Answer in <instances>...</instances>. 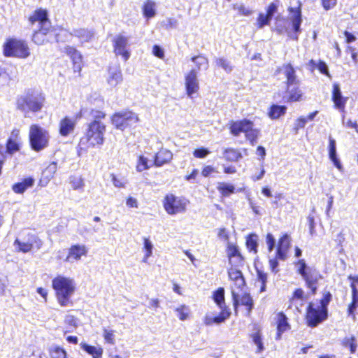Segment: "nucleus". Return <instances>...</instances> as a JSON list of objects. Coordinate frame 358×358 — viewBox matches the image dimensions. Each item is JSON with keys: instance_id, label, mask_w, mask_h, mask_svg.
<instances>
[{"instance_id": "13d9d810", "label": "nucleus", "mask_w": 358, "mask_h": 358, "mask_svg": "<svg viewBox=\"0 0 358 358\" xmlns=\"http://www.w3.org/2000/svg\"><path fill=\"white\" fill-rule=\"evenodd\" d=\"M252 341H253L254 343L256 345V346L257 347V352H262L263 350H264V345H263V343L262 342V339H261V337H260L259 334H255L252 336Z\"/></svg>"}, {"instance_id": "412c9836", "label": "nucleus", "mask_w": 358, "mask_h": 358, "mask_svg": "<svg viewBox=\"0 0 358 358\" xmlns=\"http://www.w3.org/2000/svg\"><path fill=\"white\" fill-rule=\"evenodd\" d=\"M276 10L277 6L274 3H271L267 8L266 13H259L257 20V27L262 29L264 26L268 25Z\"/></svg>"}, {"instance_id": "69168bd1", "label": "nucleus", "mask_w": 358, "mask_h": 358, "mask_svg": "<svg viewBox=\"0 0 358 358\" xmlns=\"http://www.w3.org/2000/svg\"><path fill=\"white\" fill-rule=\"evenodd\" d=\"M274 200L272 201V205L274 208H277L280 207V201L283 199V194L281 192H276L274 196Z\"/></svg>"}, {"instance_id": "4be33fe9", "label": "nucleus", "mask_w": 358, "mask_h": 358, "mask_svg": "<svg viewBox=\"0 0 358 358\" xmlns=\"http://www.w3.org/2000/svg\"><path fill=\"white\" fill-rule=\"evenodd\" d=\"M290 238L287 234L282 236L278 241L276 257L279 259L284 260L290 246Z\"/></svg>"}, {"instance_id": "c756f323", "label": "nucleus", "mask_w": 358, "mask_h": 358, "mask_svg": "<svg viewBox=\"0 0 358 358\" xmlns=\"http://www.w3.org/2000/svg\"><path fill=\"white\" fill-rule=\"evenodd\" d=\"M333 101L335 106L341 110H343L347 99L342 96L340 87L338 84L333 85Z\"/></svg>"}, {"instance_id": "052dcab7", "label": "nucleus", "mask_w": 358, "mask_h": 358, "mask_svg": "<svg viewBox=\"0 0 358 358\" xmlns=\"http://www.w3.org/2000/svg\"><path fill=\"white\" fill-rule=\"evenodd\" d=\"M69 54L71 55L75 64L79 63L81 61V55L74 48H70Z\"/></svg>"}, {"instance_id": "4d7b16f0", "label": "nucleus", "mask_w": 358, "mask_h": 358, "mask_svg": "<svg viewBox=\"0 0 358 358\" xmlns=\"http://www.w3.org/2000/svg\"><path fill=\"white\" fill-rule=\"evenodd\" d=\"M111 179H112L113 184L115 187L122 188V187H124L126 185V181L124 179L117 178L114 174L111 175Z\"/></svg>"}, {"instance_id": "f03ea898", "label": "nucleus", "mask_w": 358, "mask_h": 358, "mask_svg": "<svg viewBox=\"0 0 358 358\" xmlns=\"http://www.w3.org/2000/svg\"><path fill=\"white\" fill-rule=\"evenodd\" d=\"M52 286L62 307L72 304L71 298L76 291V282L73 278L59 275L52 280Z\"/></svg>"}, {"instance_id": "b1692460", "label": "nucleus", "mask_w": 358, "mask_h": 358, "mask_svg": "<svg viewBox=\"0 0 358 358\" xmlns=\"http://www.w3.org/2000/svg\"><path fill=\"white\" fill-rule=\"evenodd\" d=\"M80 348L92 358H101L103 349L101 345H90L85 342L80 343Z\"/></svg>"}, {"instance_id": "e2e57ef3", "label": "nucleus", "mask_w": 358, "mask_h": 358, "mask_svg": "<svg viewBox=\"0 0 358 358\" xmlns=\"http://www.w3.org/2000/svg\"><path fill=\"white\" fill-rule=\"evenodd\" d=\"M266 244L269 252H271L275 245V240L271 234H268L266 238Z\"/></svg>"}, {"instance_id": "1a4fd4ad", "label": "nucleus", "mask_w": 358, "mask_h": 358, "mask_svg": "<svg viewBox=\"0 0 358 358\" xmlns=\"http://www.w3.org/2000/svg\"><path fill=\"white\" fill-rule=\"evenodd\" d=\"M29 141L31 148L39 152L48 146L50 138L48 131L38 124H32L29 129Z\"/></svg>"}, {"instance_id": "09e8293b", "label": "nucleus", "mask_w": 358, "mask_h": 358, "mask_svg": "<svg viewBox=\"0 0 358 358\" xmlns=\"http://www.w3.org/2000/svg\"><path fill=\"white\" fill-rule=\"evenodd\" d=\"M64 323L69 328V331H71L78 327V320L72 315L65 316Z\"/></svg>"}, {"instance_id": "4468645a", "label": "nucleus", "mask_w": 358, "mask_h": 358, "mask_svg": "<svg viewBox=\"0 0 358 358\" xmlns=\"http://www.w3.org/2000/svg\"><path fill=\"white\" fill-rule=\"evenodd\" d=\"M88 248L84 244H73L67 250V254L64 258V262L73 264L81 261L83 257L88 255Z\"/></svg>"}, {"instance_id": "603ef678", "label": "nucleus", "mask_w": 358, "mask_h": 358, "mask_svg": "<svg viewBox=\"0 0 358 358\" xmlns=\"http://www.w3.org/2000/svg\"><path fill=\"white\" fill-rule=\"evenodd\" d=\"M234 9L237 10L238 14L243 16H249L252 13V10L245 6L243 4H234Z\"/></svg>"}, {"instance_id": "a18cd8bd", "label": "nucleus", "mask_w": 358, "mask_h": 358, "mask_svg": "<svg viewBox=\"0 0 358 358\" xmlns=\"http://www.w3.org/2000/svg\"><path fill=\"white\" fill-rule=\"evenodd\" d=\"M215 64L217 66L222 68L227 73H230L233 70L231 62L224 58H217L215 59Z\"/></svg>"}, {"instance_id": "2f4dec72", "label": "nucleus", "mask_w": 358, "mask_h": 358, "mask_svg": "<svg viewBox=\"0 0 358 358\" xmlns=\"http://www.w3.org/2000/svg\"><path fill=\"white\" fill-rule=\"evenodd\" d=\"M71 35L77 37L81 43L89 42L93 37V32L90 30L78 28L73 29Z\"/></svg>"}, {"instance_id": "bb28decb", "label": "nucleus", "mask_w": 358, "mask_h": 358, "mask_svg": "<svg viewBox=\"0 0 358 358\" xmlns=\"http://www.w3.org/2000/svg\"><path fill=\"white\" fill-rule=\"evenodd\" d=\"M282 71L287 78V86L288 88L292 85H299V81L296 79L295 71L290 64H287L282 66Z\"/></svg>"}, {"instance_id": "9d476101", "label": "nucleus", "mask_w": 358, "mask_h": 358, "mask_svg": "<svg viewBox=\"0 0 358 358\" xmlns=\"http://www.w3.org/2000/svg\"><path fill=\"white\" fill-rule=\"evenodd\" d=\"M327 317V309L325 308L324 300L319 303H310L308 306L306 320L308 326L314 327L324 320Z\"/></svg>"}, {"instance_id": "5701e85b", "label": "nucleus", "mask_w": 358, "mask_h": 358, "mask_svg": "<svg viewBox=\"0 0 358 358\" xmlns=\"http://www.w3.org/2000/svg\"><path fill=\"white\" fill-rule=\"evenodd\" d=\"M276 324H277V334H276V340H280L281 338L282 334L290 329V325L288 323V320L286 315L282 313H279L276 317Z\"/></svg>"}, {"instance_id": "ea45409f", "label": "nucleus", "mask_w": 358, "mask_h": 358, "mask_svg": "<svg viewBox=\"0 0 358 358\" xmlns=\"http://www.w3.org/2000/svg\"><path fill=\"white\" fill-rule=\"evenodd\" d=\"M192 61L194 63L196 69H194L198 73L199 71L202 69H207L208 67V60L203 55H198L193 57Z\"/></svg>"}, {"instance_id": "c85d7f7f", "label": "nucleus", "mask_w": 358, "mask_h": 358, "mask_svg": "<svg viewBox=\"0 0 358 358\" xmlns=\"http://www.w3.org/2000/svg\"><path fill=\"white\" fill-rule=\"evenodd\" d=\"M57 170V164L52 162L43 171L42 178L40 180V182L43 186H45L51 180V179L54 177L56 171Z\"/></svg>"}, {"instance_id": "49530a36", "label": "nucleus", "mask_w": 358, "mask_h": 358, "mask_svg": "<svg viewBox=\"0 0 358 358\" xmlns=\"http://www.w3.org/2000/svg\"><path fill=\"white\" fill-rule=\"evenodd\" d=\"M103 337L105 343L110 345H114L115 343V335L114 330L103 328Z\"/></svg>"}, {"instance_id": "0e129e2a", "label": "nucleus", "mask_w": 358, "mask_h": 358, "mask_svg": "<svg viewBox=\"0 0 358 358\" xmlns=\"http://www.w3.org/2000/svg\"><path fill=\"white\" fill-rule=\"evenodd\" d=\"M264 174H265V170H264V166L262 165L260 167L259 171L258 173H253L251 176V179L254 182L260 180L264 177Z\"/></svg>"}, {"instance_id": "aec40b11", "label": "nucleus", "mask_w": 358, "mask_h": 358, "mask_svg": "<svg viewBox=\"0 0 358 358\" xmlns=\"http://www.w3.org/2000/svg\"><path fill=\"white\" fill-rule=\"evenodd\" d=\"M289 12L288 17L285 19L289 22L287 26L291 28V34L297 35L301 31L300 26L302 22L301 10L290 8Z\"/></svg>"}, {"instance_id": "dca6fc26", "label": "nucleus", "mask_w": 358, "mask_h": 358, "mask_svg": "<svg viewBox=\"0 0 358 358\" xmlns=\"http://www.w3.org/2000/svg\"><path fill=\"white\" fill-rule=\"evenodd\" d=\"M229 279L234 282L232 287V295L234 301V306H236L238 303V295L236 293L235 288L241 289L245 285V280L241 271L236 268H230L228 271Z\"/></svg>"}, {"instance_id": "5fc2aeb1", "label": "nucleus", "mask_w": 358, "mask_h": 358, "mask_svg": "<svg viewBox=\"0 0 358 358\" xmlns=\"http://www.w3.org/2000/svg\"><path fill=\"white\" fill-rule=\"evenodd\" d=\"M306 296L304 295V292L302 289H296L293 296L291 299V301L292 303H294L295 301H300L301 304H302V302L305 300Z\"/></svg>"}, {"instance_id": "393cba45", "label": "nucleus", "mask_w": 358, "mask_h": 358, "mask_svg": "<svg viewBox=\"0 0 358 358\" xmlns=\"http://www.w3.org/2000/svg\"><path fill=\"white\" fill-rule=\"evenodd\" d=\"M173 159L172 152L167 149H161L155 156L154 164L156 166H162L169 163Z\"/></svg>"}, {"instance_id": "3c124183", "label": "nucleus", "mask_w": 358, "mask_h": 358, "mask_svg": "<svg viewBox=\"0 0 358 358\" xmlns=\"http://www.w3.org/2000/svg\"><path fill=\"white\" fill-rule=\"evenodd\" d=\"M70 184L75 190L82 189L84 186V182L80 176H72L70 178Z\"/></svg>"}, {"instance_id": "de8ad7c7", "label": "nucleus", "mask_w": 358, "mask_h": 358, "mask_svg": "<svg viewBox=\"0 0 358 358\" xmlns=\"http://www.w3.org/2000/svg\"><path fill=\"white\" fill-rule=\"evenodd\" d=\"M50 355L51 358H66V357L65 350L57 345L50 348Z\"/></svg>"}, {"instance_id": "680f3d73", "label": "nucleus", "mask_w": 358, "mask_h": 358, "mask_svg": "<svg viewBox=\"0 0 358 358\" xmlns=\"http://www.w3.org/2000/svg\"><path fill=\"white\" fill-rule=\"evenodd\" d=\"M210 153V151L208 149L206 148H199L196 149L194 151V156L196 158H204L206 157L208 154Z\"/></svg>"}, {"instance_id": "cd10ccee", "label": "nucleus", "mask_w": 358, "mask_h": 358, "mask_svg": "<svg viewBox=\"0 0 358 358\" xmlns=\"http://www.w3.org/2000/svg\"><path fill=\"white\" fill-rule=\"evenodd\" d=\"M227 255L231 264H232L234 259L236 263H239L242 261V257L238 247L232 243H227Z\"/></svg>"}, {"instance_id": "c9c22d12", "label": "nucleus", "mask_w": 358, "mask_h": 358, "mask_svg": "<svg viewBox=\"0 0 358 358\" xmlns=\"http://www.w3.org/2000/svg\"><path fill=\"white\" fill-rule=\"evenodd\" d=\"M143 13L147 19L153 17L156 15L155 2L150 0L146 1L143 6Z\"/></svg>"}, {"instance_id": "72a5a7b5", "label": "nucleus", "mask_w": 358, "mask_h": 358, "mask_svg": "<svg viewBox=\"0 0 358 358\" xmlns=\"http://www.w3.org/2000/svg\"><path fill=\"white\" fill-rule=\"evenodd\" d=\"M34 184V180L31 178H27L17 182L13 186V190L17 194L24 192L28 188L31 187Z\"/></svg>"}, {"instance_id": "774afa93", "label": "nucleus", "mask_w": 358, "mask_h": 358, "mask_svg": "<svg viewBox=\"0 0 358 358\" xmlns=\"http://www.w3.org/2000/svg\"><path fill=\"white\" fill-rule=\"evenodd\" d=\"M348 279L351 281L350 287L352 290H354V288L358 290V275H350Z\"/></svg>"}, {"instance_id": "4c0bfd02", "label": "nucleus", "mask_w": 358, "mask_h": 358, "mask_svg": "<svg viewBox=\"0 0 358 358\" xmlns=\"http://www.w3.org/2000/svg\"><path fill=\"white\" fill-rule=\"evenodd\" d=\"M217 189L222 196L225 197L229 196L235 192V187L234 185L224 182H218Z\"/></svg>"}, {"instance_id": "f3484780", "label": "nucleus", "mask_w": 358, "mask_h": 358, "mask_svg": "<svg viewBox=\"0 0 358 358\" xmlns=\"http://www.w3.org/2000/svg\"><path fill=\"white\" fill-rule=\"evenodd\" d=\"M78 116L74 115L72 117L64 116L62 117L58 124L59 134L63 137H67L73 133Z\"/></svg>"}, {"instance_id": "0eeeda50", "label": "nucleus", "mask_w": 358, "mask_h": 358, "mask_svg": "<svg viewBox=\"0 0 358 358\" xmlns=\"http://www.w3.org/2000/svg\"><path fill=\"white\" fill-rule=\"evenodd\" d=\"M45 101L44 96L38 92L27 93L17 99V107L24 113L38 112L41 110Z\"/></svg>"}, {"instance_id": "6e6d98bb", "label": "nucleus", "mask_w": 358, "mask_h": 358, "mask_svg": "<svg viewBox=\"0 0 358 358\" xmlns=\"http://www.w3.org/2000/svg\"><path fill=\"white\" fill-rule=\"evenodd\" d=\"M241 304L247 307L248 310L250 311L253 306L252 299L251 296L248 294H244L241 299Z\"/></svg>"}, {"instance_id": "f704fd0d", "label": "nucleus", "mask_w": 358, "mask_h": 358, "mask_svg": "<svg viewBox=\"0 0 358 358\" xmlns=\"http://www.w3.org/2000/svg\"><path fill=\"white\" fill-rule=\"evenodd\" d=\"M153 249L154 245L152 242L148 238H143V251L144 255L142 258L143 263H148L149 258L152 256Z\"/></svg>"}, {"instance_id": "7c9ffc66", "label": "nucleus", "mask_w": 358, "mask_h": 358, "mask_svg": "<svg viewBox=\"0 0 358 358\" xmlns=\"http://www.w3.org/2000/svg\"><path fill=\"white\" fill-rule=\"evenodd\" d=\"M174 312L180 321H185L190 318L192 312L189 306L180 303L174 308Z\"/></svg>"}, {"instance_id": "f8f14e48", "label": "nucleus", "mask_w": 358, "mask_h": 358, "mask_svg": "<svg viewBox=\"0 0 358 358\" xmlns=\"http://www.w3.org/2000/svg\"><path fill=\"white\" fill-rule=\"evenodd\" d=\"M4 54L6 56L27 58L30 52L27 44L22 41L11 39L7 41L4 45Z\"/></svg>"}, {"instance_id": "864d4df0", "label": "nucleus", "mask_w": 358, "mask_h": 358, "mask_svg": "<svg viewBox=\"0 0 358 358\" xmlns=\"http://www.w3.org/2000/svg\"><path fill=\"white\" fill-rule=\"evenodd\" d=\"M246 245L247 248L250 251H254L256 253L257 248V236L255 235H250L249 237H248Z\"/></svg>"}, {"instance_id": "423d86ee", "label": "nucleus", "mask_w": 358, "mask_h": 358, "mask_svg": "<svg viewBox=\"0 0 358 358\" xmlns=\"http://www.w3.org/2000/svg\"><path fill=\"white\" fill-rule=\"evenodd\" d=\"M295 266L306 282L307 287L311 290L313 294H315L317 282L322 278L320 272L313 267L308 266L304 259L299 260Z\"/></svg>"}, {"instance_id": "338daca9", "label": "nucleus", "mask_w": 358, "mask_h": 358, "mask_svg": "<svg viewBox=\"0 0 358 358\" xmlns=\"http://www.w3.org/2000/svg\"><path fill=\"white\" fill-rule=\"evenodd\" d=\"M217 236L222 241L229 242V234L225 228L219 229Z\"/></svg>"}, {"instance_id": "bf43d9fd", "label": "nucleus", "mask_w": 358, "mask_h": 358, "mask_svg": "<svg viewBox=\"0 0 358 358\" xmlns=\"http://www.w3.org/2000/svg\"><path fill=\"white\" fill-rule=\"evenodd\" d=\"M126 206L130 208H138V200L131 196H129L126 199Z\"/></svg>"}, {"instance_id": "9b49d317", "label": "nucleus", "mask_w": 358, "mask_h": 358, "mask_svg": "<svg viewBox=\"0 0 358 358\" xmlns=\"http://www.w3.org/2000/svg\"><path fill=\"white\" fill-rule=\"evenodd\" d=\"M42 245L43 241L33 234H27L24 237L17 238L14 242L15 249L24 253L29 252L33 249L39 250Z\"/></svg>"}, {"instance_id": "e433bc0d", "label": "nucleus", "mask_w": 358, "mask_h": 358, "mask_svg": "<svg viewBox=\"0 0 358 358\" xmlns=\"http://www.w3.org/2000/svg\"><path fill=\"white\" fill-rule=\"evenodd\" d=\"M223 157L229 162H237L242 158V155L236 149L227 148L224 151Z\"/></svg>"}, {"instance_id": "a19ab883", "label": "nucleus", "mask_w": 358, "mask_h": 358, "mask_svg": "<svg viewBox=\"0 0 358 358\" xmlns=\"http://www.w3.org/2000/svg\"><path fill=\"white\" fill-rule=\"evenodd\" d=\"M148 157L143 155H139L136 164V170L137 172H143L150 168L151 164Z\"/></svg>"}, {"instance_id": "37998d69", "label": "nucleus", "mask_w": 358, "mask_h": 358, "mask_svg": "<svg viewBox=\"0 0 358 358\" xmlns=\"http://www.w3.org/2000/svg\"><path fill=\"white\" fill-rule=\"evenodd\" d=\"M352 301L349 305L348 312L349 315H352L355 317L354 313L358 307V290L354 288V290H352Z\"/></svg>"}, {"instance_id": "c03bdc74", "label": "nucleus", "mask_w": 358, "mask_h": 358, "mask_svg": "<svg viewBox=\"0 0 358 358\" xmlns=\"http://www.w3.org/2000/svg\"><path fill=\"white\" fill-rule=\"evenodd\" d=\"M343 345L349 348L351 353H355L357 347V341L355 336L345 337L343 340Z\"/></svg>"}, {"instance_id": "7ed1b4c3", "label": "nucleus", "mask_w": 358, "mask_h": 358, "mask_svg": "<svg viewBox=\"0 0 358 358\" xmlns=\"http://www.w3.org/2000/svg\"><path fill=\"white\" fill-rule=\"evenodd\" d=\"M29 22L37 24L40 29L36 30L33 34L32 41L37 45H43L50 40L52 35L50 31V22L47 17L45 10L40 8L36 10L29 17Z\"/></svg>"}, {"instance_id": "a211bd4d", "label": "nucleus", "mask_w": 358, "mask_h": 358, "mask_svg": "<svg viewBox=\"0 0 358 358\" xmlns=\"http://www.w3.org/2000/svg\"><path fill=\"white\" fill-rule=\"evenodd\" d=\"M122 81L123 76L120 66L119 65L110 66L106 76L107 85L113 90L120 85Z\"/></svg>"}, {"instance_id": "39448f33", "label": "nucleus", "mask_w": 358, "mask_h": 358, "mask_svg": "<svg viewBox=\"0 0 358 358\" xmlns=\"http://www.w3.org/2000/svg\"><path fill=\"white\" fill-rule=\"evenodd\" d=\"M229 125L230 133L232 135L238 136L241 133H244L246 138L250 141L252 145L257 142L260 134V130L255 128L253 122L248 119L231 121Z\"/></svg>"}, {"instance_id": "a878e982", "label": "nucleus", "mask_w": 358, "mask_h": 358, "mask_svg": "<svg viewBox=\"0 0 358 358\" xmlns=\"http://www.w3.org/2000/svg\"><path fill=\"white\" fill-rule=\"evenodd\" d=\"M288 21L283 17H278L275 22V29L279 34L287 33L288 36L297 40V35L291 34V28L287 26Z\"/></svg>"}, {"instance_id": "473e14b6", "label": "nucleus", "mask_w": 358, "mask_h": 358, "mask_svg": "<svg viewBox=\"0 0 358 358\" xmlns=\"http://www.w3.org/2000/svg\"><path fill=\"white\" fill-rule=\"evenodd\" d=\"M329 158L331 162L334 163V166L339 170L341 171L343 166L339 159L336 157V141L334 138H329Z\"/></svg>"}, {"instance_id": "ddd939ff", "label": "nucleus", "mask_w": 358, "mask_h": 358, "mask_svg": "<svg viewBox=\"0 0 358 358\" xmlns=\"http://www.w3.org/2000/svg\"><path fill=\"white\" fill-rule=\"evenodd\" d=\"M138 121V115L131 111L115 113L112 117L113 124L122 131L134 126Z\"/></svg>"}, {"instance_id": "58836bf2", "label": "nucleus", "mask_w": 358, "mask_h": 358, "mask_svg": "<svg viewBox=\"0 0 358 358\" xmlns=\"http://www.w3.org/2000/svg\"><path fill=\"white\" fill-rule=\"evenodd\" d=\"M293 87H287V92L289 94L288 101L294 102L299 101L301 99L303 93L297 85H292Z\"/></svg>"}, {"instance_id": "79ce46f5", "label": "nucleus", "mask_w": 358, "mask_h": 358, "mask_svg": "<svg viewBox=\"0 0 358 358\" xmlns=\"http://www.w3.org/2000/svg\"><path fill=\"white\" fill-rule=\"evenodd\" d=\"M286 110L287 108L284 106L273 105L270 108L268 116L271 119H278L285 113Z\"/></svg>"}, {"instance_id": "20e7f679", "label": "nucleus", "mask_w": 358, "mask_h": 358, "mask_svg": "<svg viewBox=\"0 0 358 358\" xmlns=\"http://www.w3.org/2000/svg\"><path fill=\"white\" fill-rule=\"evenodd\" d=\"M213 298L221 311L217 316L211 312L206 313L203 320V324L206 326H210L214 324H220L224 322L230 316V312L228 310L224 301V288L220 287L214 292Z\"/></svg>"}, {"instance_id": "f257e3e1", "label": "nucleus", "mask_w": 358, "mask_h": 358, "mask_svg": "<svg viewBox=\"0 0 358 358\" xmlns=\"http://www.w3.org/2000/svg\"><path fill=\"white\" fill-rule=\"evenodd\" d=\"M106 125L98 120L89 124L87 129L79 142V155L81 151L86 152L89 148L100 146L103 144Z\"/></svg>"}, {"instance_id": "6e6552de", "label": "nucleus", "mask_w": 358, "mask_h": 358, "mask_svg": "<svg viewBox=\"0 0 358 358\" xmlns=\"http://www.w3.org/2000/svg\"><path fill=\"white\" fill-rule=\"evenodd\" d=\"M162 203L164 210L167 214L176 215L185 213L189 201L182 196H177L169 193L164 196Z\"/></svg>"}, {"instance_id": "8fccbe9b", "label": "nucleus", "mask_w": 358, "mask_h": 358, "mask_svg": "<svg viewBox=\"0 0 358 358\" xmlns=\"http://www.w3.org/2000/svg\"><path fill=\"white\" fill-rule=\"evenodd\" d=\"M21 145L20 139L9 138L7 143V151L9 153H13L20 150Z\"/></svg>"}, {"instance_id": "6ab92c4d", "label": "nucleus", "mask_w": 358, "mask_h": 358, "mask_svg": "<svg viewBox=\"0 0 358 358\" xmlns=\"http://www.w3.org/2000/svg\"><path fill=\"white\" fill-rule=\"evenodd\" d=\"M185 86L187 95L189 98H192L193 95L198 92L199 90V83L197 72L195 69H192L185 74Z\"/></svg>"}, {"instance_id": "2eb2a0df", "label": "nucleus", "mask_w": 358, "mask_h": 358, "mask_svg": "<svg viewBox=\"0 0 358 358\" xmlns=\"http://www.w3.org/2000/svg\"><path fill=\"white\" fill-rule=\"evenodd\" d=\"M114 52L120 55L124 61L130 57L129 38L123 35H117L113 39Z\"/></svg>"}]
</instances>
